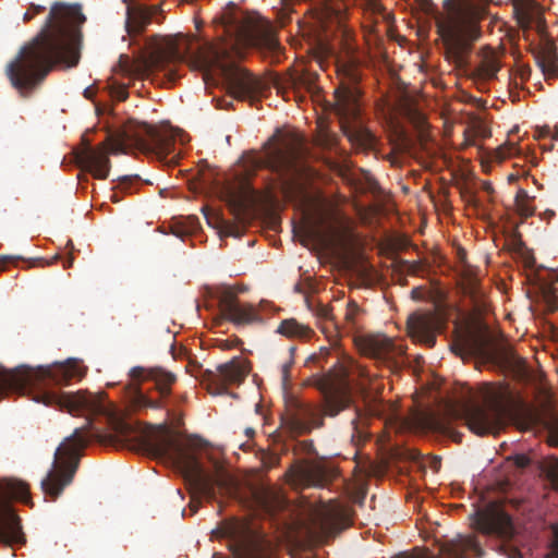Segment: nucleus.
<instances>
[{"instance_id":"1","label":"nucleus","mask_w":558,"mask_h":558,"mask_svg":"<svg viewBox=\"0 0 558 558\" xmlns=\"http://www.w3.org/2000/svg\"><path fill=\"white\" fill-rule=\"evenodd\" d=\"M223 28L229 41L204 43L191 51L185 39H169L151 56V66L166 71L171 80L175 78L172 65L187 62L193 70L202 73L206 84L222 81L230 95L236 99H254L262 90L263 83L241 68L235 57L240 48L264 47L268 50L278 48L271 24L255 13L233 9L223 15Z\"/></svg>"},{"instance_id":"2","label":"nucleus","mask_w":558,"mask_h":558,"mask_svg":"<svg viewBox=\"0 0 558 558\" xmlns=\"http://www.w3.org/2000/svg\"><path fill=\"white\" fill-rule=\"evenodd\" d=\"M85 21L80 4H52L40 32L7 65L5 73L21 95L40 84L56 65L78 64Z\"/></svg>"},{"instance_id":"3","label":"nucleus","mask_w":558,"mask_h":558,"mask_svg":"<svg viewBox=\"0 0 558 558\" xmlns=\"http://www.w3.org/2000/svg\"><path fill=\"white\" fill-rule=\"evenodd\" d=\"M349 369L339 360L325 374H315L308 378V385L319 390L323 396L322 405L302 399L290 398L286 403V421L295 435L310 434L324 426V417H336L349 409L352 403L351 389L348 381Z\"/></svg>"},{"instance_id":"4","label":"nucleus","mask_w":558,"mask_h":558,"mask_svg":"<svg viewBox=\"0 0 558 558\" xmlns=\"http://www.w3.org/2000/svg\"><path fill=\"white\" fill-rule=\"evenodd\" d=\"M484 13V8L474 0L442 1V12L436 16L437 34L446 58L458 66L466 64L472 43L481 35L478 21Z\"/></svg>"},{"instance_id":"5","label":"nucleus","mask_w":558,"mask_h":558,"mask_svg":"<svg viewBox=\"0 0 558 558\" xmlns=\"http://www.w3.org/2000/svg\"><path fill=\"white\" fill-rule=\"evenodd\" d=\"M110 425L112 434L110 435H95L101 441L116 442L126 439L133 432V427L128 422L120 417L110 415ZM94 435H86L84 428H75L73 434L61 444L54 453L50 471L41 481L43 492L57 499L64 488L69 486L77 471L80 454L78 449L84 448Z\"/></svg>"},{"instance_id":"6","label":"nucleus","mask_w":558,"mask_h":558,"mask_svg":"<svg viewBox=\"0 0 558 558\" xmlns=\"http://www.w3.org/2000/svg\"><path fill=\"white\" fill-rule=\"evenodd\" d=\"M505 408L495 400H490L484 405L464 404L462 409L447 404L442 415H428L425 418V426L433 433L461 442L462 435L452 428V421L464 420L472 433L485 436L498 434L505 426Z\"/></svg>"},{"instance_id":"7","label":"nucleus","mask_w":558,"mask_h":558,"mask_svg":"<svg viewBox=\"0 0 558 558\" xmlns=\"http://www.w3.org/2000/svg\"><path fill=\"white\" fill-rule=\"evenodd\" d=\"M148 450L157 457H167L175 450V463L180 468L185 481L207 499L216 498V487L228 488L229 477L222 468L216 463V475L205 471L198 458L180 446L168 435L148 441Z\"/></svg>"},{"instance_id":"8","label":"nucleus","mask_w":558,"mask_h":558,"mask_svg":"<svg viewBox=\"0 0 558 558\" xmlns=\"http://www.w3.org/2000/svg\"><path fill=\"white\" fill-rule=\"evenodd\" d=\"M335 110L344 136L356 148L371 150L376 145V136L360 118L359 92L353 86H342L335 90Z\"/></svg>"},{"instance_id":"9","label":"nucleus","mask_w":558,"mask_h":558,"mask_svg":"<svg viewBox=\"0 0 558 558\" xmlns=\"http://www.w3.org/2000/svg\"><path fill=\"white\" fill-rule=\"evenodd\" d=\"M130 377L135 383L153 381L154 390L158 398H153L143 392L141 387L134 388L131 402L136 409L161 410L168 407V400L172 393V386L177 383V375L163 367H142L135 366L130 371Z\"/></svg>"},{"instance_id":"10","label":"nucleus","mask_w":558,"mask_h":558,"mask_svg":"<svg viewBox=\"0 0 558 558\" xmlns=\"http://www.w3.org/2000/svg\"><path fill=\"white\" fill-rule=\"evenodd\" d=\"M125 141L146 155H154L168 166H175L179 154L174 153V138L147 123H138L124 132Z\"/></svg>"},{"instance_id":"11","label":"nucleus","mask_w":558,"mask_h":558,"mask_svg":"<svg viewBox=\"0 0 558 558\" xmlns=\"http://www.w3.org/2000/svg\"><path fill=\"white\" fill-rule=\"evenodd\" d=\"M288 475L294 485L324 487L337 476L336 466L325 458L304 460L293 464Z\"/></svg>"},{"instance_id":"12","label":"nucleus","mask_w":558,"mask_h":558,"mask_svg":"<svg viewBox=\"0 0 558 558\" xmlns=\"http://www.w3.org/2000/svg\"><path fill=\"white\" fill-rule=\"evenodd\" d=\"M82 143L83 147L74 151L78 166L92 173L95 179H107L111 168L109 155L116 151V146L107 142L93 146L85 135L82 137Z\"/></svg>"},{"instance_id":"13","label":"nucleus","mask_w":558,"mask_h":558,"mask_svg":"<svg viewBox=\"0 0 558 558\" xmlns=\"http://www.w3.org/2000/svg\"><path fill=\"white\" fill-rule=\"evenodd\" d=\"M243 291V289H239ZM238 290L230 286H220L216 289L215 298L225 318L235 325H247L262 322L256 308L246 303H241L236 296Z\"/></svg>"},{"instance_id":"14","label":"nucleus","mask_w":558,"mask_h":558,"mask_svg":"<svg viewBox=\"0 0 558 558\" xmlns=\"http://www.w3.org/2000/svg\"><path fill=\"white\" fill-rule=\"evenodd\" d=\"M227 533L235 543L236 558H275L270 545L246 524H232Z\"/></svg>"},{"instance_id":"15","label":"nucleus","mask_w":558,"mask_h":558,"mask_svg":"<svg viewBox=\"0 0 558 558\" xmlns=\"http://www.w3.org/2000/svg\"><path fill=\"white\" fill-rule=\"evenodd\" d=\"M476 529L485 535L509 538L513 535L511 517L496 502H490L475 513Z\"/></svg>"},{"instance_id":"16","label":"nucleus","mask_w":558,"mask_h":558,"mask_svg":"<svg viewBox=\"0 0 558 558\" xmlns=\"http://www.w3.org/2000/svg\"><path fill=\"white\" fill-rule=\"evenodd\" d=\"M441 322L437 314L433 312H415L411 314L407 322L408 332L414 340L432 348L436 343V333L439 330Z\"/></svg>"},{"instance_id":"17","label":"nucleus","mask_w":558,"mask_h":558,"mask_svg":"<svg viewBox=\"0 0 558 558\" xmlns=\"http://www.w3.org/2000/svg\"><path fill=\"white\" fill-rule=\"evenodd\" d=\"M364 351L372 359L390 367L399 365L404 348L385 336L371 337L365 341Z\"/></svg>"},{"instance_id":"18","label":"nucleus","mask_w":558,"mask_h":558,"mask_svg":"<svg viewBox=\"0 0 558 558\" xmlns=\"http://www.w3.org/2000/svg\"><path fill=\"white\" fill-rule=\"evenodd\" d=\"M350 517L348 509L340 505H333L324 510L316 522L317 536L327 542L335 537L339 532L349 526Z\"/></svg>"},{"instance_id":"19","label":"nucleus","mask_w":558,"mask_h":558,"mask_svg":"<svg viewBox=\"0 0 558 558\" xmlns=\"http://www.w3.org/2000/svg\"><path fill=\"white\" fill-rule=\"evenodd\" d=\"M457 347H459L460 353L465 352L484 362L495 361L500 353L499 348L486 331L469 333Z\"/></svg>"},{"instance_id":"20","label":"nucleus","mask_w":558,"mask_h":558,"mask_svg":"<svg viewBox=\"0 0 558 558\" xmlns=\"http://www.w3.org/2000/svg\"><path fill=\"white\" fill-rule=\"evenodd\" d=\"M441 553L447 558H466L469 554L475 558H483L485 555L474 535H458L441 546Z\"/></svg>"},{"instance_id":"21","label":"nucleus","mask_w":558,"mask_h":558,"mask_svg":"<svg viewBox=\"0 0 558 558\" xmlns=\"http://www.w3.org/2000/svg\"><path fill=\"white\" fill-rule=\"evenodd\" d=\"M160 11V7L129 4L126 8L125 27L129 35H137L145 31L146 26L151 23L153 16Z\"/></svg>"},{"instance_id":"22","label":"nucleus","mask_w":558,"mask_h":558,"mask_svg":"<svg viewBox=\"0 0 558 558\" xmlns=\"http://www.w3.org/2000/svg\"><path fill=\"white\" fill-rule=\"evenodd\" d=\"M253 496L256 506L269 515H275L287 505V500L281 493L271 487L258 488L254 492Z\"/></svg>"},{"instance_id":"23","label":"nucleus","mask_w":558,"mask_h":558,"mask_svg":"<svg viewBox=\"0 0 558 558\" xmlns=\"http://www.w3.org/2000/svg\"><path fill=\"white\" fill-rule=\"evenodd\" d=\"M217 372L223 384H241L250 369L245 360L234 357L227 363L218 365Z\"/></svg>"},{"instance_id":"24","label":"nucleus","mask_w":558,"mask_h":558,"mask_svg":"<svg viewBox=\"0 0 558 558\" xmlns=\"http://www.w3.org/2000/svg\"><path fill=\"white\" fill-rule=\"evenodd\" d=\"M300 150L293 145L289 144L286 147L276 148L271 154L274 168L278 172H288L295 168Z\"/></svg>"},{"instance_id":"25","label":"nucleus","mask_w":558,"mask_h":558,"mask_svg":"<svg viewBox=\"0 0 558 558\" xmlns=\"http://www.w3.org/2000/svg\"><path fill=\"white\" fill-rule=\"evenodd\" d=\"M513 14L521 27L529 28L534 20L536 3L534 0H512Z\"/></svg>"},{"instance_id":"26","label":"nucleus","mask_w":558,"mask_h":558,"mask_svg":"<svg viewBox=\"0 0 558 558\" xmlns=\"http://www.w3.org/2000/svg\"><path fill=\"white\" fill-rule=\"evenodd\" d=\"M277 332L287 338H308L313 330L304 324L299 323L295 318L283 319L278 328Z\"/></svg>"},{"instance_id":"27","label":"nucleus","mask_w":558,"mask_h":558,"mask_svg":"<svg viewBox=\"0 0 558 558\" xmlns=\"http://www.w3.org/2000/svg\"><path fill=\"white\" fill-rule=\"evenodd\" d=\"M3 495L25 504H28L31 501L28 485L17 480L8 481L4 484Z\"/></svg>"},{"instance_id":"28","label":"nucleus","mask_w":558,"mask_h":558,"mask_svg":"<svg viewBox=\"0 0 558 558\" xmlns=\"http://www.w3.org/2000/svg\"><path fill=\"white\" fill-rule=\"evenodd\" d=\"M500 65L497 57L493 51L489 50L487 53L483 56V59L478 64L476 71L481 77L485 80H492L496 77Z\"/></svg>"},{"instance_id":"29","label":"nucleus","mask_w":558,"mask_h":558,"mask_svg":"<svg viewBox=\"0 0 558 558\" xmlns=\"http://www.w3.org/2000/svg\"><path fill=\"white\" fill-rule=\"evenodd\" d=\"M533 199L534 198L531 197L525 190L519 189L514 198V207L517 214L522 218L532 217L535 213Z\"/></svg>"},{"instance_id":"30","label":"nucleus","mask_w":558,"mask_h":558,"mask_svg":"<svg viewBox=\"0 0 558 558\" xmlns=\"http://www.w3.org/2000/svg\"><path fill=\"white\" fill-rule=\"evenodd\" d=\"M546 78H558V64L550 53L541 57L537 61Z\"/></svg>"},{"instance_id":"31","label":"nucleus","mask_w":558,"mask_h":558,"mask_svg":"<svg viewBox=\"0 0 558 558\" xmlns=\"http://www.w3.org/2000/svg\"><path fill=\"white\" fill-rule=\"evenodd\" d=\"M542 471L550 487L558 492V460L545 463Z\"/></svg>"},{"instance_id":"32","label":"nucleus","mask_w":558,"mask_h":558,"mask_svg":"<svg viewBox=\"0 0 558 558\" xmlns=\"http://www.w3.org/2000/svg\"><path fill=\"white\" fill-rule=\"evenodd\" d=\"M290 84L295 90L304 88L311 92L314 87V77L305 73L296 74L291 76Z\"/></svg>"},{"instance_id":"33","label":"nucleus","mask_w":558,"mask_h":558,"mask_svg":"<svg viewBox=\"0 0 558 558\" xmlns=\"http://www.w3.org/2000/svg\"><path fill=\"white\" fill-rule=\"evenodd\" d=\"M550 446L558 447V415H551L545 423Z\"/></svg>"},{"instance_id":"34","label":"nucleus","mask_w":558,"mask_h":558,"mask_svg":"<svg viewBox=\"0 0 558 558\" xmlns=\"http://www.w3.org/2000/svg\"><path fill=\"white\" fill-rule=\"evenodd\" d=\"M553 531V542H551V549L550 551L545 556V558H558V524H554L551 526Z\"/></svg>"},{"instance_id":"35","label":"nucleus","mask_w":558,"mask_h":558,"mask_svg":"<svg viewBox=\"0 0 558 558\" xmlns=\"http://www.w3.org/2000/svg\"><path fill=\"white\" fill-rule=\"evenodd\" d=\"M46 10L43 5L32 4L31 8L24 13L23 21L25 23L34 19L35 15L43 13Z\"/></svg>"},{"instance_id":"36","label":"nucleus","mask_w":558,"mask_h":558,"mask_svg":"<svg viewBox=\"0 0 558 558\" xmlns=\"http://www.w3.org/2000/svg\"><path fill=\"white\" fill-rule=\"evenodd\" d=\"M337 143H338V137L336 134L329 133V132L323 134L322 145H324L326 148L331 149V148L336 147Z\"/></svg>"},{"instance_id":"37","label":"nucleus","mask_w":558,"mask_h":558,"mask_svg":"<svg viewBox=\"0 0 558 558\" xmlns=\"http://www.w3.org/2000/svg\"><path fill=\"white\" fill-rule=\"evenodd\" d=\"M292 365H293L292 359H290V361H288L281 365L280 372H281L282 383L284 385L289 381L290 371H291Z\"/></svg>"},{"instance_id":"38","label":"nucleus","mask_w":558,"mask_h":558,"mask_svg":"<svg viewBox=\"0 0 558 558\" xmlns=\"http://www.w3.org/2000/svg\"><path fill=\"white\" fill-rule=\"evenodd\" d=\"M359 311V306L354 301L348 303L345 319L349 322H353L354 317Z\"/></svg>"},{"instance_id":"39","label":"nucleus","mask_w":558,"mask_h":558,"mask_svg":"<svg viewBox=\"0 0 558 558\" xmlns=\"http://www.w3.org/2000/svg\"><path fill=\"white\" fill-rule=\"evenodd\" d=\"M544 296L546 299V302L548 304V306L554 310V307L556 306V302H557V296L555 295L554 291H551L550 288L546 287L545 288V292H544Z\"/></svg>"},{"instance_id":"40","label":"nucleus","mask_w":558,"mask_h":558,"mask_svg":"<svg viewBox=\"0 0 558 558\" xmlns=\"http://www.w3.org/2000/svg\"><path fill=\"white\" fill-rule=\"evenodd\" d=\"M530 462H531L530 458L524 454H518L514 457V464L518 468L524 469L530 464Z\"/></svg>"},{"instance_id":"41","label":"nucleus","mask_w":558,"mask_h":558,"mask_svg":"<svg viewBox=\"0 0 558 558\" xmlns=\"http://www.w3.org/2000/svg\"><path fill=\"white\" fill-rule=\"evenodd\" d=\"M14 260L13 256H0V271L7 268V265Z\"/></svg>"},{"instance_id":"42","label":"nucleus","mask_w":558,"mask_h":558,"mask_svg":"<svg viewBox=\"0 0 558 558\" xmlns=\"http://www.w3.org/2000/svg\"><path fill=\"white\" fill-rule=\"evenodd\" d=\"M441 460L438 457H433L429 459V468L434 471H438L440 469Z\"/></svg>"},{"instance_id":"43","label":"nucleus","mask_w":558,"mask_h":558,"mask_svg":"<svg viewBox=\"0 0 558 558\" xmlns=\"http://www.w3.org/2000/svg\"><path fill=\"white\" fill-rule=\"evenodd\" d=\"M329 354V351L328 350H325L324 351V355H328ZM323 355V352L320 354H312L308 359H307V363H319L320 361V357Z\"/></svg>"},{"instance_id":"44","label":"nucleus","mask_w":558,"mask_h":558,"mask_svg":"<svg viewBox=\"0 0 558 558\" xmlns=\"http://www.w3.org/2000/svg\"><path fill=\"white\" fill-rule=\"evenodd\" d=\"M519 74H520V77H521L522 80H525V78H527V77L530 76V74H531V69H530L529 66H521V68L519 69Z\"/></svg>"},{"instance_id":"45","label":"nucleus","mask_w":558,"mask_h":558,"mask_svg":"<svg viewBox=\"0 0 558 558\" xmlns=\"http://www.w3.org/2000/svg\"><path fill=\"white\" fill-rule=\"evenodd\" d=\"M302 446H303L304 451L306 453H313L314 452V445H313L312 441L305 440V441L302 442Z\"/></svg>"},{"instance_id":"46","label":"nucleus","mask_w":558,"mask_h":558,"mask_svg":"<svg viewBox=\"0 0 558 558\" xmlns=\"http://www.w3.org/2000/svg\"><path fill=\"white\" fill-rule=\"evenodd\" d=\"M232 203L235 207H243L244 206V199L241 196L232 195Z\"/></svg>"},{"instance_id":"47","label":"nucleus","mask_w":558,"mask_h":558,"mask_svg":"<svg viewBox=\"0 0 558 558\" xmlns=\"http://www.w3.org/2000/svg\"><path fill=\"white\" fill-rule=\"evenodd\" d=\"M359 417H360L359 410H357V409H355V415H354V417L351 420V425H352V427H353V430H357Z\"/></svg>"},{"instance_id":"48","label":"nucleus","mask_w":558,"mask_h":558,"mask_svg":"<svg viewBox=\"0 0 558 558\" xmlns=\"http://www.w3.org/2000/svg\"><path fill=\"white\" fill-rule=\"evenodd\" d=\"M534 264H535V258L533 256H527L525 258V266L526 267L532 268V267H534Z\"/></svg>"},{"instance_id":"49","label":"nucleus","mask_w":558,"mask_h":558,"mask_svg":"<svg viewBox=\"0 0 558 558\" xmlns=\"http://www.w3.org/2000/svg\"><path fill=\"white\" fill-rule=\"evenodd\" d=\"M130 181H131V177H129V175H124V177L119 178V182H120L121 186H123L124 184H126Z\"/></svg>"},{"instance_id":"50","label":"nucleus","mask_w":558,"mask_h":558,"mask_svg":"<svg viewBox=\"0 0 558 558\" xmlns=\"http://www.w3.org/2000/svg\"><path fill=\"white\" fill-rule=\"evenodd\" d=\"M119 100H125L128 98V93L124 88H122L118 95Z\"/></svg>"},{"instance_id":"51","label":"nucleus","mask_w":558,"mask_h":558,"mask_svg":"<svg viewBox=\"0 0 558 558\" xmlns=\"http://www.w3.org/2000/svg\"><path fill=\"white\" fill-rule=\"evenodd\" d=\"M483 189L487 192V193H492L494 191L493 186L490 183L488 182H485L484 185H483Z\"/></svg>"},{"instance_id":"52","label":"nucleus","mask_w":558,"mask_h":558,"mask_svg":"<svg viewBox=\"0 0 558 558\" xmlns=\"http://www.w3.org/2000/svg\"><path fill=\"white\" fill-rule=\"evenodd\" d=\"M518 556H520V553L517 548H512L511 549V554H509V558H517Z\"/></svg>"},{"instance_id":"53","label":"nucleus","mask_w":558,"mask_h":558,"mask_svg":"<svg viewBox=\"0 0 558 558\" xmlns=\"http://www.w3.org/2000/svg\"><path fill=\"white\" fill-rule=\"evenodd\" d=\"M73 264V256H69L66 262L64 263V268L71 267Z\"/></svg>"},{"instance_id":"54","label":"nucleus","mask_w":558,"mask_h":558,"mask_svg":"<svg viewBox=\"0 0 558 558\" xmlns=\"http://www.w3.org/2000/svg\"><path fill=\"white\" fill-rule=\"evenodd\" d=\"M418 457H420V453L417 451L413 450L410 452V458L412 460H416V459H418Z\"/></svg>"},{"instance_id":"55","label":"nucleus","mask_w":558,"mask_h":558,"mask_svg":"<svg viewBox=\"0 0 558 558\" xmlns=\"http://www.w3.org/2000/svg\"><path fill=\"white\" fill-rule=\"evenodd\" d=\"M245 434L247 437H253L255 435V430L253 428H246Z\"/></svg>"},{"instance_id":"56","label":"nucleus","mask_w":558,"mask_h":558,"mask_svg":"<svg viewBox=\"0 0 558 558\" xmlns=\"http://www.w3.org/2000/svg\"><path fill=\"white\" fill-rule=\"evenodd\" d=\"M322 316L327 318L329 316V310L324 307L322 310Z\"/></svg>"},{"instance_id":"57","label":"nucleus","mask_w":558,"mask_h":558,"mask_svg":"<svg viewBox=\"0 0 558 558\" xmlns=\"http://www.w3.org/2000/svg\"><path fill=\"white\" fill-rule=\"evenodd\" d=\"M0 543H2V513H0Z\"/></svg>"},{"instance_id":"58","label":"nucleus","mask_w":558,"mask_h":558,"mask_svg":"<svg viewBox=\"0 0 558 558\" xmlns=\"http://www.w3.org/2000/svg\"><path fill=\"white\" fill-rule=\"evenodd\" d=\"M417 291H418V289H417V288H415V289H413V290H412V296H413V298H417V296H416V295H417Z\"/></svg>"},{"instance_id":"59","label":"nucleus","mask_w":558,"mask_h":558,"mask_svg":"<svg viewBox=\"0 0 558 558\" xmlns=\"http://www.w3.org/2000/svg\"><path fill=\"white\" fill-rule=\"evenodd\" d=\"M352 80H353L354 82H356V81H357V77H356V75H355V74L353 75Z\"/></svg>"},{"instance_id":"60","label":"nucleus","mask_w":558,"mask_h":558,"mask_svg":"<svg viewBox=\"0 0 558 558\" xmlns=\"http://www.w3.org/2000/svg\"><path fill=\"white\" fill-rule=\"evenodd\" d=\"M112 198H113V202H118L119 201L118 197H116V196H112Z\"/></svg>"}]
</instances>
